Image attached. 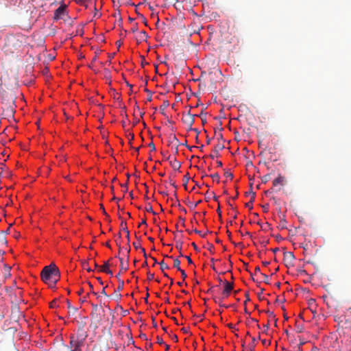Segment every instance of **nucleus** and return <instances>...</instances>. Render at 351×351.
I'll list each match as a JSON object with an SVG mask.
<instances>
[{"label":"nucleus","instance_id":"obj_10","mask_svg":"<svg viewBox=\"0 0 351 351\" xmlns=\"http://www.w3.org/2000/svg\"><path fill=\"white\" fill-rule=\"evenodd\" d=\"M170 165L171 167L176 171H178L181 167V163L178 161L176 158H174L173 160L170 161Z\"/></svg>","mask_w":351,"mask_h":351},{"label":"nucleus","instance_id":"obj_22","mask_svg":"<svg viewBox=\"0 0 351 351\" xmlns=\"http://www.w3.org/2000/svg\"><path fill=\"white\" fill-rule=\"evenodd\" d=\"M210 177L213 179V180H216L217 182H219V176L217 173L210 175Z\"/></svg>","mask_w":351,"mask_h":351},{"label":"nucleus","instance_id":"obj_41","mask_svg":"<svg viewBox=\"0 0 351 351\" xmlns=\"http://www.w3.org/2000/svg\"><path fill=\"white\" fill-rule=\"evenodd\" d=\"M121 186H122V187L123 188V189H124L123 192H124V193H126V192H127V191H128V184H127V183H125V184H121Z\"/></svg>","mask_w":351,"mask_h":351},{"label":"nucleus","instance_id":"obj_15","mask_svg":"<svg viewBox=\"0 0 351 351\" xmlns=\"http://www.w3.org/2000/svg\"><path fill=\"white\" fill-rule=\"evenodd\" d=\"M159 265H160V269L162 271H164L165 269H168L169 268V266L163 261L160 262Z\"/></svg>","mask_w":351,"mask_h":351},{"label":"nucleus","instance_id":"obj_11","mask_svg":"<svg viewBox=\"0 0 351 351\" xmlns=\"http://www.w3.org/2000/svg\"><path fill=\"white\" fill-rule=\"evenodd\" d=\"M121 226L122 227V230H123V232H125L126 233V237L128 238V240L129 241V239H130V232H129L128 228L126 227V222L122 221L121 223Z\"/></svg>","mask_w":351,"mask_h":351},{"label":"nucleus","instance_id":"obj_55","mask_svg":"<svg viewBox=\"0 0 351 351\" xmlns=\"http://www.w3.org/2000/svg\"><path fill=\"white\" fill-rule=\"evenodd\" d=\"M262 343L263 345H267V344H269V342L268 343L266 339H263L262 340Z\"/></svg>","mask_w":351,"mask_h":351},{"label":"nucleus","instance_id":"obj_4","mask_svg":"<svg viewBox=\"0 0 351 351\" xmlns=\"http://www.w3.org/2000/svg\"><path fill=\"white\" fill-rule=\"evenodd\" d=\"M223 284H224V288H223V290L221 293L223 295V298H228L230 295L231 291L233 290L234 283L230 282L227 280H225Z\"/></svg>","mask_w":351,"mask_h":351},{"label":"nucleus","instance_id":"obj_36","mask_svg":"<svg viewBox=\"0 0 351 351\" xmlns=\"http://www.w3.org/2000/svg\"><path fill=\"white\" fill-rule=\"evenodd\" d=\"M179 271L181 273V275H182V277L183 280H184L187 277L186 272L183 269H181V270H179Z\"/></svg>","mask_w":351,"mask_h":351},{"label":"nucleus","instance_id":"obj_44","mask_svg":"<svg viewBox=\"0 0 351 351\" xmlns=\"http://www.w3.org/2000/svg\"><path fill=\"white\" fill-rule=\"evenodd\" d=\"M273 192V189H269L267 191H265V194L266 195H268L269 194Z\"/></svg>","mask_w":351,"mask_h":351},{"label":"nucleus","instance_id":"obj_59","mask_svg":"<svg viewBox=\"0 0 351 351\" xmlns=\"http://www.w3.org/2000/svg\"><path fill=\"white\" fill-rule=\"evenodd\" d=\"M260 272V267H256L255 268V273H259Z\"/></svg>","mask_w":351,"mask_h":351},{"label":"nucleus","instance_id":"obj_17","mask_svg":"<svg viewBox=\"0 0 351 351\" xmlns=\"http://www.w3.org/2000/svg\"><path fill=\"white\" fill-rule=\"evenodd\" d=\"M120 261V266H121V270L127 271L128 270V265H125L123 263V260L122 258H119Z\"/></svg>","mask_w":351,"mask_h":351},{"label":"nucleus","instance_id":"obj_29","mask_svg":"<svg viewBox=\"0 0 351 351\" xmlns=\"http://www.w3.org/2000/svg\"><path fill=\"white\" fill-rule=\"evenodd\" d=\"M262 208H263V212L267 213L268 210H269V204H265L262 206Z\"/></svg>","mask_w":351,"mask_h":351},{"label":"nucleus","instance_id":"obj_19","mask_svg":"<svg viewBox=\"0 0 351 351\" xmlns=\"http://www.w3.org/2000/svg\"><path fill=\"white\" fill-rule=\"evenodd\" d=\"M189 179H190V177H189V173H186V174L184 176V184H183V185H184V186L185 189H186L187 182H189Z\"/></svg>","mask_w":351,"mask_h":351},{"label":"nucleus","instance_id":"obj_28","mask_svg":"<svg viewBox=\"0 0 351 351\" xmlns=\"http://www.w3.org/2000/svg\"><path fill=\"white\" fill-rule=\"evenodd\" d=\"M223 299V298L222 297L221 298H219L218 300L217 299H215V302H218L220 304V306L227 308L228 306H226V305L223 304V302H221Z\"/></svg>","mask_w":351,"mask_h":351},{"label":"nucleus","instance_id":"obj_24","mask_svg":"<svg viewBox=\"0 0 351 351\" xmlns=\"http://www.w3.org/2000/svg\"><path fill=\"white\" fill-rule=\"evenodd\" d=\"M269 178H270V176H269V174L264 176L262 178V182H264V183L267 182L269 181Z\"/></svg>","mask_w":351,"mask_h":351},{"label":"nucleus","instance_id":"obj_8","mask_svg":"<svg viewBox=\"0 0 351 351\" xmlns=\"http://www.w3.org/2000/svg\"><path fill=\"white\" fill-rule=\"evenodd\" d=\"M285 182V178L279 175L276 179L273 181V186H276L278 185H284Z\"/></svg>","mask_w":351,"mask_h":351},{"label":"nucleus","instance_id":"obj_5","mask_svg":"<svg viewBox=\"0 0 351 351\" xmlns=\"http://www.w3.org/2000/svg\"><path fill=\"white\" fill-rule=\"evenodd\" d=\"M66 14V5H62L58 7L55 12H54V20H58L62 19L63 16Z\"/></svg>","mask_w":351,"mask_h":351},{"label":"nucleus","instance_id":"obj_12","mask_svg":"<svg viewBox=\"0 0 351 351\" xmlns=\"http://www.w3.org/2000/svg\"><path fill=\"white\" fill-rule=\"evenodd\" d=\"M284 256H285V259L290 261H293L295 258V256H294L293 252H285L284 254Z\"/></svg>","mask_w":351,"mask_h":351},{"label":"nucleus","instance_id":"obj_62","mask_svg":"<svg viewBox=\"0 0 351 351\" xmlns=\"http://www.w3.org/2000/svg\"><path fill=\"white\" fill-rule=\"evenodd\" d=\"M141 34H142L145 38L147 37V33L145 31H142Z\"/></svg>","mask_w":351,"mask_h":351},{"label":"nucleus","instance_id":"obj_53","mask_svg":"<svg viewBox=\"0 0 351 351\" xmlns=\"http://www.w3.org/2000/svg\"><path fill=\"white\" fill-rule=\"evenodd\" d=\"M86 265H87V263L84 264V268L86 269L88 271H91L92 270L90 268H89L88 267H86Z\"/></svg>","mask_w":351,"mask_h":351},{"label":"nucleus","instance_id":"obj_64","mask_svg":"<svg viewBox=\"0 0 351 351\" xmlns=\"http://www.w3.org/2000/svg\"><path fill=\"white\" fill-rule=\"evenodd\" d=\"M140 337H141V338H143V339H147L146 335H145V334H142V335H141V336H140Z\"/></svg>","mask_w":351,"mask_h":351},{"label":"nucleus","instance_id":"obj_47","mask_svg":"<svg viewBox=\"0 0 351 351\" xmlns=\"http://www.w3.org/2000/svg\"><path fill=\"white\" fill-rule=\"evenodd\" d=\"M182 331L184 332V333H186V334H188L189 332V330L186 328H182Z\"/></svg>","mask_w":351,"mask_h":351},{"label":"nucleus","instance_id":"obj_27","mask_svg":"<svg viewBox=\"0 0 351 351\" xmlns=\"http://www.w3.org/2000/svg\"><path fill=\"white\" fill-rule=\"evenodd\" d=\"M133 246L136 250H138V249L141 250V248L142 247L141 245V243L139 242H134L133 243Z\"/></svg>","mask_w":351,"mask_h":351},{"label":"nucleus","instance_id":"obj_63","mask_svg":"<svg viewBox=\"0 0 351 351\" xmlns=\"http://www.w3.org/2000/svg\"><path fill=\"white\" fill-rule=\"evenodd\" d=\"M217 165H218L219 167H221V166H222V162H221V161L218 160V161L217 162Z\"/></svg>","mask_w":351,"mask_h":351},{"label":"nucleus","instance_id":"obj_40","mask_svg":"<svg viewBox=\"0 0 351 351\" xmlns=\"http://www.w3.org/2000/svg\"><path fill=\"white\" fill-rule=\"evenodd\" d=\"M202 201L201 200H199L198 202H197L196 203H194L193 204H191L190 205V206L193 208H195Z\"/></svg>","mask_w":351,"mask_h":351},{"label":"nucleus","instance_id":"obj_21","mask_svg":"<svg viewBox=\"0 0 351 351\" xmlns=\"http://www.w3.org/2000/svg\"><path fill=\"white\" fill-rule=\"evenodd\" d=\"M224 176L227 178L232 179L233 178V174L228 170L226 171L224 173Z\"/></svg>","mask_w":351,"mask_h":351},{"label":"nucleus","instance_id":"obj_51","mask_svg":"<svg viewBox=\"0 0 351 351\" xmlns=\"http://www.w3.org/2000/svg\"><path fill=\"white\" fill-rule=\"evenodd\" d=\"M141 225H147L146 220L145 219L141 221V223L139 224L138 227Z\"/></svg>","mask_w":351,"mask_h":351},{"label":"nucleus","instance_id":"obj_25","mask_svg":"<svg viewBox=\"0 0 351 351\" xmlns=\"http://www.w3.org/2000/svg\"><path fill=\"white\" fill-rule=\"evenodd\" d=\"M261 276H263V281H264L265 283L268 284V283H269V280H269V277H268V276H267V275H266V274H262V273L261 274Z\"/></svg>","mask_w":351,"mask_h":351},{"label":"nucleus","instance_id":"obj_18","mask_svg":"<svg viewBox=\"0 0 351 351\" xmlns=\"http://www.w3.org/2000/svg\"><path fill=\"white\" fill-rule=\"evenodd\" d=\"M183 242L182 241H176V247L179 250L182 251Z\"/></svg>","mask_w":351,"mask_h":351},{"label":"nucleus","instance_id":"obj_52","mask_svg":"<svg viewBox=\"0 0 351 351\" xmlns=\"http://www.w3.org/2000/svg\"><path fill=\"white\" fill-rule=\"evenodd\" d=\"M170 183L175 189H177V185L176 184L175 182L170 180Z\"/></svg>","mask_w":351,"mask_h":351},{"label":"nucleus","instance_id":"obj_57","mask_svg":"<svg viewBox=\"0 0 351 351\" xmlns=\"http://www.w3.org/2000/svg\"><path fill=\"white\" fill-rule=\"evenodd\" d=\"M228 327L229 328L232 329V328H234V325L230 323V324H228Z\"/></svg>","mask_w":351,"mask_h":351},{"label":"nucleus","instance_id":"obj_54","mask_svg":"<svg viewBox=\"0 0 351 351\" xmlns=\"http://www.w3.org/2000/svg\"><path fill=\"white\" fill-rule=\"evenodd\" d=\"M86 265H87V263L84 264V268L86 269L88 271H91L92 270L90 268H89L88 267H86Z\"/></svg>","mask_w":351,"mask_h":351},{"label":"nucleus","instance_id":"obj_33","mask_svg":"<svg viewBox=\"0 0 351 351\" xmlns=\"http://www.w3.org/2000/svg\"><path fill=\"white\" fill-rule=\"evenodd\" d=\"M193 231H194V232H195L196 234H198L202 237H204L206 235V234H202L201 231H199L197 229H195Z\"/></svg>","mask_w":351,"mask_h":351},{"label":"nucleus","instance_id":"obj_3","mask_svg":"<svg viewBox=\"0 0 351 351\" xmlns=\"http://www.w3.org/2000/svg\"><path fill=\"white\" fill-rule=\"evenodd\" d=\"M202 112L198 115L199 117H202ZM195 116H197V114H192L191 113V111L189 110L186 114H184L182 118V122L189 127V130H194L197 133H199V132L197 131V129L195 128H192V125H193L194 123V117Z\"/></svg>","mask_w":351,"mask_h":351},{"label":"nucleus","instance_id":"obj_43","mask_svg":"<svg viewBox=\"0 0 351 351\" xmlns=\"http://www.w3.org/2000/svg\"><path fill=\"white\" fill-rule=\"evenodd\" d=\"M185 258L187 259V261L189 264H193V261L189 256H186Z\"/></svg>","mask_w":351,"mask_h":351},{"label":"nucleus","instance_id":"obj_49","mask_svg":"<svg viewBox=\"0 0 351 351\" xmlns=\"http://www.w3.org/2000/svg\"><path fill=\"white\" fill-rule=\"evenodd\" d=\"M105 289H106L105 287L103 289V290H102V291H101V294H102V295H105V296L108 297V295H107V293H106V291H105Z\"/></svg>","mask_w":351,"mask_h":351},{"label":"nucleus","instance_id":"obj_42","mask_svg":"<svg viewBox=\"0 0 351 351\" xmlns=\"http://www.w3.org/2000/svg\"><path fill=\"white\" fill-rule=\"evenodd\" d=\"M118 23H119V25L122 23V18L120 13H118Z\"/></svg>","mask_w":351,"mask_h":351},{"label":"nucleus","instance_id":"obj_34","mask_svg":"<svg viewBox=\"0 0 351 351\" xmlns=\"http://www.w3.org/2000/svg\"><path fill=\"white\" fill-rule=\"evenodd\" d=\"M154 274H151V273H149V272H148V273H147V279H148L149 280H153V279H154Z\"/></svg>","mask_w":351,"mask_h":351},{"label":"nucleus","instance_id":"obj_32","mask_svg":"<svg viewBox=\"0 0 351 351\" xmlns=\"http://www.w3.org/2000/svg\"><path fill=\"white\" fill-rule=\"evenodd\" d=\"M205 195H206V201H207V202L211 198V197H213V195H211V193H209L208 191H207Z\"/></svg>","mask_w":351,"mask_h":351},{"label":"nucleus","instance_id":"obj_37","mask_svg":"<svg viewBox=\"0 0 351 351\" xmlns=\"http://www.w3.org/2000/svg\"><path fill=\"white\" fill-rule=\"evenodd\" d=\"M157 343L162 345V344H164V341L162 340V339L160 337H157Z\"/></svg>","mask_w":351,"mask_h":351},{"label":"nucleus","instance_id":"obj_26","mask_svg":"<svg viewBox=\"0 0 351 351\" xmlns=\"http://www.w3.org/2000/svg\"><path fill=\"white\" fill-rule=\"evenodd\" d=\"M57 300H53V301H51L50 302V304H49V306L50 308H56L57 306Z\"/></svg>","mask_w":351,"mask_h":351},{"label":"nucleus","instance_id":"obj_50","mask_svg":"<svg viewBox=\"0 0 351 351\" xmlns=\"http://www.w3.org/2000/svg\"><path fill=\"white\" fill-rule=\"evenodd\" d=\"M211 195H213V198L214 199V200H215V201L218 200V197L216 196L213 192L211 193Z\"/></svg>","mask_w":351,"mask_h":351},{"label":"nucleus","instance_id":"obj_31","mask_svg":"<svg viewBox=\"0 0 351 351\" xmlns=\"http://www.w3.org/2000/svg\"><path fill=\"white\" fill-rule=\"evenodd\" d=\"M303 330H304L303 326H302V325L301 326L300 325L297 326V332L300 333V332H302Z\"/></svg>","mask_w":351,"mask_h":351},{"label":"nucleus","instance_id":"obj_23","mask_svg":"<svg viewBox=\"0 0 351 351\" xmlns=\"http://www.w3.org/2000/svg\"><path fill=\"white\" fill-rule=\"evenodd\" d=\"M147 212L151 213L153 215H156V213L154 211L152 206L149 204L147 207L145 208Z\"/></svg>","mask_w":351,"mask_h":351},{"label":"nucleus","instance_id":"obj_60","mask_svg":"<svg viewBox=\"0 0 351 351\" xmlns=\"http://www.w3.org/2000/svg\"><path fill=\"white\" fill-rule=\"evenodd\" d=\"M217 212L218 215H219V217H221V212L220 210V208L219 207H218V208L217 210Z\"/></svg>","mask_w":351,"mask_h":351},{"label":"nucleus","instance_id":"obj_16","mask_svg":"<svg viewBox=\"0 0 351 351\" xmlns=\"http://www.w3.org/2000/svg\"><path fill=\"white\" fill-rule=\"evenodd\" d=\"M180 261L178 258H176L173 261V267H176L178 271L181 270V268L180 267Z\"/></svg>","mask_w":351,"mask_h":351},{"label":"nucleus","instance_id":"obj_48","mask_svg":"<svg viewBox=\"0 0 351 351\" xmlns=\"http://www.w3.org/2000/svg\"><path fill=\"white\" fill-rule=\"evenodd\" d=\"M267 313L269 317H274V313L272 311H267Z\"/></svg>","mask_w":351,"mask_h":351},{"label":"nucleus","instance_id":"obj_6","mask_svg":"<svg viewBox=\"0 0 351 351\" xmlns=\"http://www.w3.org/2000/svg\"><path fill=\"white\" fill-rule=\"evenodd\" d=\"M124 286V282L122 280H119V286L117 287V289L114 290V298L116 300H119L121 298V295L119 293V292L123 289Z\"/></svg>","mask_w":351,"mask_h":351},{"label":"nucleus","instance_id":"obj_39","mask_svg":"<svg viewBox=\"0 0 351 351\" xmlns=\"http://www.w3.org/2000/svg\"><path fill=\"white\" fill-rule=\"evenodd\" d=\"M128 136L130 137L129 138V141H130V143H131V142L134 140V136L132 133H129L128 134Z\"/></svg>","mask_w":351,"mask_h":351},{"label":"nucleus","instance_id":"obj_35","mask_svg":"<svg viewBox=\"0 0 351 351\" xmlns=\"http://www.w3.org/2000/svg\"><path fill=\"white\" fill-rule=\"evenodd\" d=\"M149 147L151 148V151H155L156 147L153 142L149 143Z\"/></svg>","mask_w":351,"mask_h":351},{"label":"nucleus","instance_id":"obj_38","mask_svg":"<svg viewBox=\"0 0 351 351\" xmlns=\"http://www.w3.org/2000/svg\"><path fill=\"white\" fill-rule=\"evenodd\" d=\"M169 104L168 101H164L162 106L160 108H163L165 109L167 106H169Z\"/></svg>","mask_w":351,"mask_h":351},{"label":"nucleus","instance_id":"obj_13","mask_svg":"<svg viewBox=\"0 0 351 351\" xmlns=\"http://www.w3.org/2000/svg\"><path fill=\"white\" fill-rule=\"evenodd\" d=\"M66 303L68 308L69 309V312L74 315L77 312V308L73 307L69 300H67Z\"/></svg>","mask_w":351,"mask_h":351},{"label":"nucleus","instance_id":"obj_46","mask_svg":"<svg viewBox=\"0 0 351 351\" xmlns=\"http://www.w3.org/2000/svg\"><path fill=\"white\" fill-rule=\"evenodd\" d=\"M104 273H106L108 274H110V276H112V271L110 269H106Z\"/></svg>","mask_w":351,"mask_h":351},{"label":"nucleus","instance_id":"obj_30","mask_svg":"<svg viewBox=\"0 0 351 351\" xmlns=\"http://www.w3.org/2000/svg\"><path fill=\"white\" fill-rule=\"evenodd\" d=\"M100 208L101 209L103 214L107 217L109 218V215L107 214V213L105 210V208L103 206V204H100Z\"/></svg>","mask_w":351,"mask_h":351},{"label":"nucleus","instance_id":"obj_1","mask_svg":"<svg viewBox=\"0 0 351 351\" xmlns=\"http://www.w3.org/2000/svg\"><path fill=\"white\" fill-rule=\"evenodd\" d=\"M40 276L43 281L53 287L59 280L60 271L55 264H51L43 269Z\"/></svg>","mask_w":351,"mask_h":351},{"label":"nucleus","instance_id":"obj_56","mask_svg":"<svg viewBox=\"0 0 351 351\" xmlns=\"http://www.w3.org/2000/svg\"><path fill=\"white\" fill-rule=\"evenodd\" d=\"M152 322H153V326L154 328H156L157 327V324H156V323L155 322V319L154 318H152Z\"/></svg>","mask_w":351,"mask_h":351},{"label":"nucleus","instance_id":"obj_9","mask_svg":"<svg viewBox=\"0 0 351 351\" xmlns=\"http://www.w3.org/2000/svg\"><path fill=\"white\" fill-rule=\"evenodd\" d=\"M252 185H253L252 183H251L250 185L251 189H252ZM249 193L250 194H252V197H251L250 201L245 204V206L249 208L250 209H252V202L254 201L256 193L254 192H253L252 190H250V191Z\"/></svg>","mask_w":351,"mask_h":351},{"label":"nucleus","instance_id":"obj_58","mask_svg":"<svg viewBox=\"0 0 351 351\" xmlns=\"http://www.w3.org/2000/svg\"><path fill=\"white\" fill-rule=\"evenodd\" d=\"M84 291V289H80L78 291H77V294L78 295H81Z\"/></svg>","mask_w":351,"mask_h":351},{"label":"nucleus","instance_id":"obj_2","mask_svg":"<svg viewBox=\"0 0 351 351\" xmlns=\"http://www.w3.org/2000/svg\"><path fill=\"white\" fill-rule=\"evenodd\" d=\"M88 337L87 332L84 331L83 328H80L77 335H71L70 336L69 347L70 351H82V348Z\"/></svg>","mask_w":351,"mask_h":351},{"label":"nucleus","instance_id":"obj_45","mask_svg":"<svg viewBox=\"0 0 351 351\" xmlns=\"http://www.w3.org/2000/svg\"><path fill=\"white\" fill-rule=\"evenodd\" d=\"M172 339L174 341H178V337L176 335L173 334L171 337Z\"/></svg>","mask_w":351,"mask_h":351},{"label":"nucleus","instance_id":"obj_20","mask_svg":"<svg viewBox=\"0 0 351 351\" xmlns=\"http://www.w3.org/2000/svg\"><path fill=\"white\" fill-rule=\"evenodd\" d=\"M286 223H287V221H286L285 219L282 218L280 220V228H282V229L287 228Z\"/></svg>","mask_w":351,"mask_h":351},{"label":"nucleus","instance_id":"obj_61","mask_svg":"<svg viewBox=\"0 0 351 351\" xmlns=\"http://www.w3.org/2000/svg\"><path fill=\"white\" fill-rule=\"evenodd\" d=\"M152 258L154 260V265H153V266H154L156 264L158 263L157 260L155 258H154V257H152Z\"/></svg>","mask_w":351,"mask_h":351},{"label":"nucleus","instance_id":"obj_7","mask_svg":"<svg viewBox=\"0 0 351 351\" xmlns=\"http://www.w3.org/2000/svg\"><path fill=\"white\" fill-rule=\"evenodd\" d=\"M223 148H224V146L223 145H221L220 143L217 144L215 147V148H214V149L213 151V153L210 155V157L211 158H214L215 157H217L218 156V152L219 151L222 150Z\"/></svg>","mask_w":351,"mask_h":351},{"label":"nucleus","instance_id":"obj_14","mask_svg":"<svg viewBox=\"0 0 351 351\" xmlns=\"http://www.w3.org/2000/svg\"><path fill=\"white\" fill-rule=\"evenodd\" d=\"M110 267L109 261H106L104 263V265L99 267V271L102 272H105L106 269H108Z\"/></svg>","mask_w":351,"mask_h":351}]
</instances>
